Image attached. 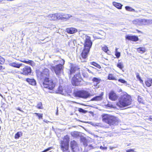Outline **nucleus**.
Listing matches in <instances>:
<instances>
[{
    "mask_svg": "<svg viewBox=\"0 0 152 152\" xmlns=\"http://www.w3.org/2000/svg\"><path fill=\"white\" fill-rule=\"evenodd\" d=\"M81 38L84 41V48L81 53L80 59L82 62H84L86 61V58L92 45V42L91 40L90 37L86 34L82 35Z\"/></svg>",
    "mask_w": 152,
    "mask_h": 152,
    "instance_id": "nucleus-1",
    "label": "nucleus"
},
{
    "mask_svg": "<svg viewBox=\"0 0 152 152\" xmlns=\"http://www.w3.org/2000/svg\"><path fill=\"white\" fill-rule=\"evenodd\" d=\"M132 99L130 96L127 93L122 95L119 99L117 105L120 108L127 107L131 104Z\"/></svg>",
    "mask_w": 152,
    "mask_h": 152,
    "instance_id": "nucleus-2",
    "label": "nucleus"
},
{
    "mask_svg": "<svg viewBox=\"0 0 152 152\" xmlns=\"http://www.w3.org/2000/svg\"><path fill=\"white\" fill-rule=\"evenodd\" d=\"M54 62L56 63L59 62V64L55 66H51V69L52 71H54L56 75H59L63 72L64 68L63 65L64 64L65 61L64 59H61L59 60H55Z\"/></svg>",
    "mask_w": 152,
    "mask_h": 152,
    "instance_id": "nucleus-3",
    "label": "nucleus"
},
{
    "mask_svg": "<svg viewBox=\"0 0 152 152\" xmlns=\"http://www.w3.org/2000/svg\"><path fill=\"white\" fill-rule=\"evenodd\" d=\"M102 118L103 121L110 126L116 125L118 121V118L117 117L107 114H103Z\"/></svg>",
    "mask_w": 152,
    "mask_h": 152,
    "instance_id": "nucleus-4",
    "label": "nucleus"
},
{
    "mask_svg": "<svg viewBox=\"0 0 152 152\" xmlns=\"http://www.w3.org/2000/svg\"><path fill=\"white\" fill-rule=\"evenodd\" d=\"M69 136L67 135L64 136V140L61 141V149L63 152H70L69 150Z\"/></svg>",
    "mask_w": 152,
    "mask_h": 152,
    "instance_id": "nucleus-5",
    "label": "nucleus"
},
{
    "mask_svg": "<svg viewBox=\"0 0 152 152\" xmlns=\"http://www.w3.org/2000/svg\"><path fill=\"white\" fill-rule=\"evenodd\" d=\"M74 94L75 97L86 99L90 96V94L88 91L85 90H78L74 92Z\"/></svg>",
    "mask_w": 152,
    "mask_h": 152,
    "instance_id": "nucleus-6",
    "label": "nucleus"
},
{
    "mask_svg": "<svg viewBox=\"0 0 152 152\" xmlns=\"http://www.w3.org/2000/svg\"><path fill=\"white\" fill-rule=\"evenodd\" d=\"M38 78L42 81L46 79L49 78V70L47 69H45L42 72H38L37 73Z\"/></svg>",
    "mask_w": 152,
    "mask_h": 152,
    "instance_id": "nucleus-7",
    "label": "nucleus"
},
{
    "mask_svg": "<svg viewBox=\"0 0 152 152\" xmlns=\"http://www.w3.org/2000/svg\"><path fill=\"white\" fill-rule=\"evenodd\" d=\"M42 82L43 86L50 90L53 89L55 86V84L52 79L49 78L42 81Z\"/></svg>",
    "mask_w": 152,
    "mask_h": 152,
    "instance_id": "nucleus-8",
    "label": "nucleus"
},
{
    "mask_svg": "<svg viewBox=\"0 0 152 152\" xmlns=\"http://www.w3.org/2000/svg\"><path fill=\"white\" fill-rule=\"evenodd\" d=\"M82 80L80 74L78 73L74 75L72 78L71 82L73 85L78 86L81 85L80 83Z\"/></svg>",
    "mask_w": 152,
    "mask_h": 152,
    "instance_id": "nucleus-9",
    "label": "nucleus"
},
{
    "mask_svg": "<svg viewBox=\"0 0 152 152\" xmlns=\"http://www.w3.org/2000/svg\"><path fill=\"white\" fill-rule=\"evenodd\" d=\"M70 147L73 152H79V147L77 142L75 140L71 142Z\"/></svg>",
    "mask_w": 152,
    "mask_h": 152,
    "instance_id": "nucleus-10",
    "label": "nucleus"
},
{
    "mask_svg": "<svg viewBox=\"0 0 152 152\" xmlns=\"http://www.w3.org/2000/svg\"><path fill=\"white\" fill-rule=\"evenodd\" d=\"M31 73V67L28 66H26L23 68L21 74L25 75H30Z\"/></svg>",
    "mask_w": 152,
    "mask_h": 152,
    "instance_id": "nucleus-11",
    "label": "nucleus"
},
{
    "mask_svg": "<svg viewBox=\"0 0 152 152\" xmlns=\"http://www.w3.org/2000/svg\"><path fill=\"white\" fill-rule=\"evenodd\" d=\"M109 99L111 100L115 101L118 98V96L113 91H111L109 95Z\"/></svg>",
    "mask_w": 152,
    "mask_h": 152,
    "instance_id": "nucleus-12",
    "label": "nucleus"
},
{
    "mask_svg": "<svg viewBox=\"0 0 152 152\" xmlns=\"http://www.w3.org/2000/svg\"><path fill=\"white\" fill-rule=\"evenodd\" d=\"M126 38L129 40L135 42L139 40L137 36H131L129 35L126 36Z\"/></svg>",
    "mask_w": 152,
    "mask_h": 152,
    "instance_id": "nucleus-13",
    "label": "nucleus"
},
{
    "mask_svg": "<svg viewBox=\"0 0 152 152\" xmlns=\"http://www.w3.org/2000/svg\"><path fill=\"white\" fill-rule=\"evenodd\" d=\"M104 93L103 92L100 94L99 96H96L92 98L91 101H100L102 100L103 98V96Z\"/></svg>",
    "mask_w": 152,
    "mask_h": 152,
    "instance_id": "nucleus-14",
    "label": "nucleus"
},
{
    "mask_svg": "<svg viewBox=\"0 0 152 152\" xmlns=\"http://www.w3.org/2000/svg\"><path fill=\"white\" fill-rule=\"evenodd\" d=\"M66 32L70 34H73L77 32V30L75 28H70L66 29Z\"/></svg>",
    "mask_w": 152,
    "mask_h": 152,
    "instance_id": "nucleus-15",
    "label": "nucleus"
},
{
    "mask_svg": "<svg viewBox=\"0 0 152 152\" xmlns=\"http://www.w3.org/2000/svg\"><path fill=\"white\" fill-rule=\"evenodd\" d=\"M48 19L50 20H57V18L56 14H50L48 16Z\"/></svg>",
    "mask_w": 152,
    "mask_h": 152,
    "instance_id": "nucleus-16",
    "label": "nucleus"
},
{
    "mask_svg": "<svg viewBox=\"0 0 152 152\" xmlns=\"http://www.w3.org/2000/svg\"><path fill=\"white\" fill-rule=\"evenodd\" d=\"M26 80L29 84L32 85H35L36 84V81L34 79L27 78L26 79Z\"/></svg>",
    "mask_w": 152,
    "mask_h": 152,
    "instance_id": "nucleus-17",
    "label": "nucleus"
},
{
    "mask_svg": "<svg viewBox=\"0 0 152 152\" xmlns=\"http://www.w3.org/2000/svg\"><path fill=\"white\" fill-rule=\"evenodd\" d=\"M22 64H20L16 62H13L9 64V65L10 66L17 68H19L22 66Z\"/></svg>",
    "mask_w": 152,
    "mask_h": 152,
    "instance_id": "nucleus-18",
    "label": "nucleus"
},
{
    "mask_svg": "<svg viewBox=\"0 0 152 152\" xmlns=\"http://www.w3.org/2000/svg\"><path fill=\"white\" fill-rule=\"evenodd\" d=\"M113 6L118 9H121L123 6L122 4L115 2H113Z\"/></svg>",
    "mask_w": 152,
    "mask_h": 152,
    "instance_id": "nucleus-19",
    "label": "nucleus"
},
{
    "mask_svg": "<svg viewBox=\"0 0 152 152\" xmlns=\"http://www.w3.org/2000/svg\"><path fill=\"white\" fill-rule=\"evenodd\" d=\"M77 69H78L76 67L75 65L72 64L71 65L70 69V74H72L74 73Z\"/></svg>",
    "mask_w": 152,
    "mask_h": 152,
    "instance_id": "nucleus-20",
    "label": "nucleus"
},
{
    "mask_svg": "<svg viewBox=\"0 0 152 152\" xmlns=\"http://www.w3.org/2000/svg\"><path fill=\"white\" fill-rule=\"evenodd\" d=\"M145 83L146 86L148 87L151 86L152 84V79L148 78V80L145 81Z\"/></svg>",
    "mask_w": 152,
    "mask_h": 152,
    "instance_id": "nucleus-21",
    "label": "nucleus"
},
{
    "mask_svg": "<svg viewBox=\"0 0 152 152\" xmlns=\"http://www.w3.org/2000/svg\"><path fill=\"white\" fill-rule=\"evenodd\" d=\"M132 23L136 25L141 26L140 19H135L132 21Z\"/></svg>",
    "mask_w": 152,
    "mask_h": 152,
    "instance_id": "nucleus-22",
    "label": "nucleus"
},
{
    "mask_svg": "<svg viewBox=\"0 0 152 152\" xmlns=\"http://www.w3.org/2000/svg\"><path fill=\"white\" fill-rule=\"evenodd\" d=\"M137 51L139 53H143L145 52L146 49L145 48L140 47L137 49Z\"/></svg>",
    "mask_w": 152,
    "mask_h": 152,
    "instance_id": "nucleus-23",
    "label": "nucleus"
},
{
    "mask_svg": "<svg viewBox=\"0 0 152 152\" xmlns=\"http://www.w3.org/2000/svg\"><path fill=\"white\" fill-rule=\"evenodd\" d=\"M72 17V16H70V15L68 14H66L63 13V20L64 19H68L70 17Z\"/></svg>",
    "mask_w": 152,
    "mask_h": 152,
    "instance_id": "nucleus-24",
    "label": "nucleus"
},
{
    "mask_svg": "<svg viewBox=\"0 0 152 152\" xmlns=\"http://www.w3.org/2000/svg\"><path fill=\"white\" fill-rule=\"evenodd\" d=\"M79 133L77 131H74L71 132L72 136L74 137H77L79 135Z\"/></svg>",
    "mask_w": 152,
    "mask_h": 152,
    "instance_id": "nucleus-25",
    "label": "nucleus"
},
{
    "mask_svg": "<svg viewBox=\"0 0 152 152\" xmlns=\"http://www.w3.org/2000/svg\"><path fill=\"white\" fill-rule=\"evenodd\" d=\"M141 26L148 24L147 20L140 19Z\"/></svg>",
    "mask_w": 152,
    "mask_h": 152,
    "instance_id": "nucleus-26",
    "label": "nucleus"
},
{
    "mask_svg": "<svg viewBox=\"0 0 152 152\" xmlns=\"http://www.w3.org/2000/svg\"><path fill=\"white\" fill-rule=\"evenodd\" d=\"M119 61L120 60H119L118 63L117 64V66L118 68L121 69L124 68V65L123 63L121 62H119Z\"/></svg>",
    "mask_w": 152,
    "mask_h": 152,
    "instance_id": "nucleus-27",
    "label": "nucleus"
},
{
    "mask_svg": "<svg viewBox=\"0 0 152 152\" xmlns=\"http://www.w3.org/2000/svg\"><path fill=\"white\" fill-rule=\"evenodd\" d=\"M63 14L62 13H56V16L57 18V19H61L63 20Z\"/></svg>",
    "mask_w": 152,
    "mask_h": 152,
    "instance_id": "nucleus-28",
    "label": "nucleus"
},
{
    "mask_svg": "<svg viewBox=\"0 0 152 152\" xmlns=\"http://www.w3.org/2000/svg\"><path fill=\"white\" fill-rule=\"evenodd\" d=\"M126 10L130 12H134L135 10L130 7L126 6L125 7Z\"/></svg>",
    "mask_w": 152,
    "mask_h": 152,
    "instance_id": "nucleus-29",
    "label": "nucleus"
},
{
    "mask_svg": "<svg viewBox=\"0 0 152 152\" xmlns=\"http://www.w3.org/2000/svg\"><path fill=\"white\" fill-rule=\"evenodd\" d=\"M90 64L93 65V66H96L97 68H99V69H100L101 68V66L98 64L97 63H95L94 62H90Z\"/></svg>",
    "mask_w": 152,
    "mask_h": 152,
    "instance_id": "nucleus-30",
    "label": "nucleus"
},
{
    "mask_svg": "<svg viewBox=\"0 0 152 152\" xmlns=\"http://www.w3.org/2000/svg\"><path fill=\"white\" fill-rule=\"evenodd\" d=\"M101 80L100 79L95 77H94L92 79V81L93 82H96L97 84L99 83Z\"/></svg>",
    "mask_w": 152,
    "mask_h": 152,
    "instance_id": "nucleus-31",
    "label": "nucleus"
},
{
    "mask_svg": "<svg viewBox=\"0 0 152 152\" xmlns=\"http://www.w3.org/2000/svg\"><path fill=\"white\" fill-rule=\"evenodd\" d=\"M108 79L110 80H116L117 79L113 76L112 74H110L108 76Z\"/></svg>",
    "mask_w": 152,
    "mask_h": 152,
    "instance_id": "nucleus-32",
    "label": "nucleus"
},
{
    "mask_svg": "<svg viewBox=\"0 0 152 152\" xmlns=\"http://www.w3.org/2000/svg\"><path fill=\"white\" fill-rule=\"evenodd\" d=\"M34 114L37 116H38V118L39 119H42V117H43V114H39V113H34Z\"/></svg>",
    "mask_w": 152,
    "mask_h": 152,
    "instance_id": "nucleus-33",
    "label": "nucleus"
},
{
    "mask_svg": "<svg viewBox=\"0 0 152 152\" xmlns=\"http://www.w3.org/2000/svg\"><path fill=\"white\" fill-rule=\"evenodd\" d=\"M118 81L120 82H121V83H124V84H125L126 85H128L127 82L123 79H119L118 80Z\"/></svg>",
    "mask_w": 152,
    "mask_h": 152,
    "instance_id": "nucleus-34",
    "label": "nucleus"
},
{
    "mask_svg": "<svg viewBox=\"0 0 152 152\" xmlns=\"http://www.w3.org/2000/svg\"><path fill=\"white\" fill-rule=\"evenodd\" d=\"M78 110L79 112L83 113H85L87 112V111L84 110L81 108H79Z\"/></svg>",
    "mask_w": 152,
    "mask_h": 152,
    "instance_id": "nucleus-35",
    "label": "nucleus"
},
{
    "mask_svg": "<svg viewBox=\"0 0 152 152\" xmlns=\"http://www.w3.org/2000/svg\"><path fill=\"white\" fill-rule=\"evenodd\" d=\"M102 49L103 51L106 53H107V51L108 50V48L106 46L102 47Z\"/></svg>",
    "mask_w": 152,
    "mask_h": 152,
    "instance_id": "nucleus-36",
    "label": "nucleus"
},
{
    "mask_svg": "<svg viewBox=\"0 0 152 152\" xmlns=\"http://www.w3.org/2000/svg\"><path fill=\"white\" fill-rule=\"evenodd\" d=\"M42 104L41 102H39L37 105V107L39 109H41L42 108Z\"/></svg>",
    "mask_w": 152,
    "mask_h": 152,
    "instance_id": "nucleus-37",
    "label": "nucleus"
},
{
    "mask_svg": "<svg viewBox=\"0 0 152 152\" xmlns=\"http://www.w3.org/2000/svg\"><path fill=\"white\" fill-rule=\"evenodd\" d=\"M20 132H18L15 135V139H18L20 137Z\"/></svg>",
    "mask_w": 152,
    "mask_h": 152,
    "instance_id": "nucleus-38",
    "label": "nucleus"
},
{
    "mask_svg": "<svg viewBox=\"0 0 152 152\" xmlns=\"http://www.w3.org/2000/svg\"><path fill=\"white\" fill-rule=\"evenodd\" d=\"M58 91L60 93L62 94H64V92L63 91V90L62 89V87H59L58 88Z\"/></svg>",
    "mask_w": 152,
    "mask_h": 152,
    "instance_id": "nucleus-39",
    "label": "nucleus"
},
{
    "mask_svg": "<svg viewBox=\"0 0 152 152\" xmlns=\"http://www.w3.org/2000/svg\"><path fill=\"white\" fill-rule=\"evenodd\" d=\"M4 59L0 56V64H2L4 62Z\"/></svg>",
    "mask_w": 152,
    "mask_h": 152,
    "instance_id": "nucleus-40",
    "label": "nucleus"
},
{
    "mask_svg": "<svg viewBox=\"0 0 152 152\" xmlns=\"http://www.w3.org/2000/svg\"><path fill=\"white\" fill-rule=\"evenodd\" d=\"M115 55L117 58H118L120 56V53L119 52H115Z\"/></svg>",
    "mask_w": 152,
    "mask_h": 152,
    "instance_id": "nucleus-41",
    "label": "nucleus"
},
{
    "mask_svg": "<svg viewBox=\"0 0 152 152\" xmlns=\"http://www.w3.org/2000/svg\"><path fill=\"white\" fill-rule=\"evenodd\" d=\"M126 152H135L134 150L132 149L126 150Z\"/></svg>",
    "mask_w": 152,
    "mask_h": 152,
    "instance_id": "nucleus-42",
    "label": "nucleus"
},
{
    "mask_svg": "<svg viewBox=\"0 0 152 152\" xmlns=\"http://www.w3.org/2000/svg\"><path fill=\"white\" fill-rule=\"evenodd\" d=\"M83 74V75L84 77L87 78L88 77V75L87 73L84 72Z\"/></svg>",
    "mask_w": 152,
    "mask_h": 152,
    "instance_id": "nucleus-43",
    "label": "nucleus"
},
{
    "mask_svg": "<svg viewBox=\"0 0 152 152\" xmlns=\"http://www.w3.org/2000/svg\"><path fill=\"white\" fill-rule=\"evenodd\" d=\"M100 148L101 149H102L103 150H106L107 149V147H103L102 146H100Z\"/></svg>",
    "mask_w": 152,
    "mask_h": 152,
    "instance_id": "nucleus-44",
    "label": "nucleus"
},
{
    "mask_svg": "<svg viewBox=\"0 0 152 152\" xmlns=\"http://www.w3.org/2000/svg\"><path fill=\"white\" fill-rule=\"evenodd\" d=\"M148 24H152V20H147Z\"/></svg>",
    "mask_w": 152,
    "mask_h": 152,
    "instance_id": "nucleus-45",
    "label": "nucleus"
},
{
    "mask_svg": "<svg viewBox=\"0 0 152 152\" xmlns=\"http://www.w3.org/2000/svg\"><path fill=\"white\" fill-rule=\"evenodd\" d=\"M136 75L137 78V79H138L139 80V79H141V77L140 76L139 74L138 73H137L136 74Z\"/></svg>",
    "mask_w": 152,
    "mask_h": 152,
    "instance_id": "nucleus-46",
    "label": "nucleus"
},
{
    "mask_svg": "<svg viewBox=\"0 0 152 152\" xmlns=\"http://www.w3.org/2000/svg\"><path fill=\"white\" fill-rule=\"evenodd\" d=\"M150 121L152 122V116H150L147 119Z\"/></svg>",
    "mask_w": 152,
    "mask_h": 152,
    "instance_id": "nucleus-47",
    "label": "nucleus"
},
{
    "mask_svg": "<svg viewBox=\"0 0 152 152\" xmlns=\"http://www.w3.org/2000/svg\"><path fill=\"white\" fill-rule=\"evenodd\" d=\"M31 61H23V62L25 63H31Z\"/></svg>",
    "mask_w": 152,
    "mask_h": 152,
    "instance_id": "nucleus-48",
    "label": "nucleus"
},
{
    "mask_svg": "<svg viewBox=\"0 0 152 152\" xmlns=\"http://www.w3.org/2000/svg\"><path fill=\"white\" fill-rule=\"evenodd\" d=\"M86 71H88V72H89L90 73H92L91 71V70H89L88 69V68H86Z\"/></svg>",
    "mask_w": 152,
    "mask_h": 152,
    "instance_id": "nucleus-49",
    "label": "nucleus"
},
{
    "mask_svg": "<svg viewBox=\"0 0 152 152\" xmlns=\"http://www.w3.org/2000/svg\"><path fill=\"white\" fill-rule=\"evenodd\" d=\"M16 109L17 110H20V111H22L21 108L19 107H17V108H16Z\"/></svg>",
    "mask_w": 152,
    "mask_h": 152,
    "instance_id": "nucleus-50",
    "label": "nucleus"
},
{
    "mask_svg": "<svg viewBox=\"0 0 152 152\" xmlns=\"http://www.w3.org/2000/svg\"><path fill=\"white\" fill-rule=\"evenodd\" d=\"M139 80L140 81V82L141 83L143 84V81L141 79H139Z\"/></svg>",
    "mask_w": 152,
    "mask_h": 152,
    "instance_id": "nucleus-51",
    "label": "nucleus"
},
{
    "mask_svg": "<svg viewBox=\"0 0 152 152\" xmlns=\"http://www.w3.org/2000/svg\"><path fill=\"white\" fill-rule=\"evenodd\" d=\"M97 124H97V123H96V124H93V125L94 126H98V125H97Z\"/></svg>",
    "mask_w": 152,
    "mask_h": 152,
    "instance_id": "nucleus-52",
    "label": "nucleus"
},
{
    "mask_svg": "<svg viewBox=\"0 0 152 152\" xmlns=\"http://www.w3.org/2000/svg\"><path fill=\"white\" fill-rule=\"evenodd\" d=\"M138 101L139 102H141V99H140L139 98H138Z\"/></svg>",
    "mask_w": 152,
    "mask_h": 152,
    "instance_id": "nucleus-53",
    "label": "nucleus"
},
{
    "mask_svg": "<svg viewBox=\"0 0 152 152\" xmlns=\"http://www.w3.org/2000/svg\"><path fill=\"white\" fill-rule=\"evenodd\" d=\"M118 48H116V49H115V52H118V51H117V50H118Z\"/></svg>",
    "mask_w": 152,
    "mask_h": 152,
    "instance_id": "nucleus-54",
    "label": "nucleus"
},
{
    "mask_svg": "<svg viewBox=\"0 0 152 152\" xmlns=\"http://www.w3.org/2000/svg\"><path fill=\"white\" fill-rule=\"evenodd\" d=\"M56 115H58V109H57V112L56 113Z\"/></svg>",
    "mask_w": 152,
    "mask_h": 152,
    "instance_id": "nucleus-55",
    "label": "nucleus"
},
{
    "mask_svg": "<svg viewBox=\"0 0 152 152\" xmlns=\"http://www.w3.org/2000/svg\"><path fill=\"white\" fill-rule=\"evenodd\" d=\"M89 146L91 148L92 147V146L91 145H89Z\"/></svg>",
    "mask_w": 152,
    "mask_h": 152,
    "instance_id": "nucleus-56",
    "label": "nucleus"
},
{
    "mask_svg": "<svg viewBox=\"0 0 152 152\" xmlns=\"http://www.w3.org/2000/svg\"><path fill=\"white\" fill-rule=\"evenodd\" d=\"M76 41L75 40H74V41H73V43H74L75 42H76Z\"/></svg>",
    "mask_w": 152,
    "mask_h": 152,
    "instance_id": "nucleus-57",
    "label": "nucleus"
},
{
    "mask_svg": "<svg viewBox=\"0 0 152 152\" xmlns=\"http://www.w3.org/2000/svg\"><path fill=\"white\" fill-rule=\"evenodd\" d=\"M0 96L2 97H3V96H2V95L1 94H0Z\"/></svg>",
    "mask_w": 152,
    "mask_h": 152,
    "instance_id": "nucleus-58",
    "label": "nucleus"
},
{
    "mask_svg": "<svg viewBox=\"0 0 152 152\" xmlns=\"http://www.w3.org/2000/svg\"><path fill=\"white\" fill-rule=\"evenodd\" d=\"M3 28H1V30L2 31H3Z\"/></svg>",
    "mask_w": 152,
    "mask_h": 152,
    "instance_id": "nucleus-59",
    "label": "nucleus"
},
{
    "mask_svg": "<svg viewBox=\"0 0 152 152\" xmlns=\"http://www.w3.org/2000/svg\"><path fill=\"white\" fill-rule=\"evenodd\" d=\"M2 66H0V69H1V68H2Z\"/></svg>",
    "mask_w": 152,
    "mask_h": 152,
    "instance_id": "nucleus-60",
    "label": "nucleus"
},
{
    "mask_svg": "<svg viewBox=\"0 0 152 152\" xmlns=\"http://www.w3.org/2000/svg\"><path fill=\"white\" fill-rule=\"evenodd\" d=\"M90 124H91V123H92V122H90Z\"/></svg>",
    "mask_w": 152,
    "mask_h": 152,
    "instance_id": "nucleus-61",
    "label": "nucleus"
}]
</instances>
